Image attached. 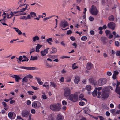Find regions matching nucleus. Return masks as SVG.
I'll list each match as a JSON object with an SVG mask.
<instances>
[{"label": "nucleus", "mask_w": 120, "mask_h": 120, "mask_svg": "<svg viewBox=\"0 0 120 120\" xmlns=\"http://www.w3.org/2000/svg\"><path fill=\"white\" fill-rule=\"evenodd\" d=\"M110 91V90L109 87H105L103 88L101 95V99L102 100H104L108 98Z\"/></svg>", "instance_id": "f257e3e1"}, {"label": "nucleus", "mask_w": 120, "mask_h": 120, "mask_svg": "<svg viewBox=\"0 0 120 120\" xmlns=\"http://www.w3.org/2000/svg\"><path fill=\"white\" fill-rule=\"evenodd\" d=\"M115 91L117 94L119 95V97L120 98V87H119V88H116Z\"/></svg>", "instance_id": "b1692460"}, {"label": "nucleus", "mask_w": 120, "mask_h": 120, "mask_svg": "<svg viewBox=\"0 0 120 120\" xmlns=\"http://www.w3.org/2000/svg\"><path fill=\"white\" fill-rule=\"evenodd\" d=\"M98 117L99 118L100 120H104V117L102 116H98Z\"/></svg>", "instance_id": "ea45409f"}, {"label": "nucleus", "mask_w": 120, "mask_h": 120, "mask_svg": "<svg viewBox=\"0 0 120 120\" xmlns=\"http://www.w3.org/2000/svg\"><path fill=\"white\" fill-rule=\"evenodd\" d=\"M108 18L109 20L110 21H112L114 20V17L113 16L111 15Z\"/></svg>", "instance_id": "2f4dec72"}, {"label": "nucleus", "mask_w": 120, "mask_h": 120, "mask_svg": "<svg viewBox=\"0 0 120 120\" xmlns=\"http://www.w3.org/2000/svg\"><path fill=\"white\" fill-rule=\"evenodd\" d=\"M64 78L63 77H61L60 80V81L62 82H64Z\"/></svg>", "instance_id": "13d9d810"}, {"label": "nucleus", "mask_w": 120, "mask_h": 120, "mask_svg": "<svg viewBox=\"0 0 120 120\" xmlns=\"http://www.w3.org/2000/svg\"><path fill=\"white\" fill-rule=\"evenodd\" d=\"M110 32L109 30H106L105 31V33L106 35L107 36L110 34Z\"/></svg>", "instance_id": "a19ab883"}, {"label": "nucleus", "mask_w": 120, "mask_h": 120, "mask_svg": "<svg viewBox=\"0 0 120 120\" xmlns=\"http://www.w3.org/2000/svg\"><path fill=\"white\" fill-rule=\"evenodd\" d=\"M2 104L4 107H6L7 106L6 103L4 102H2Z\"/></svg>", "instance_id": "774afa93"}, {"label": "nucleus", "mask_w": 120, "mask_h": 120, "mask_svg": "<svg viewBox=\"0 0 120 120\" xmlns=\"http://www.w3.org/2000/svg\"><path fill=\"white\" fill-rule=\"evenodd\" d=\"M38 58L36 56H31V59H30V60H36Z\"/></svg>", "instance_id": "473e14b6"}, {"label": "nucleus", "mask_w": 120, "mask_h": 120, "mask_svg": "<svg viewBox=\"0 0 120 120\" xmlns=\"http://www.w3.org/2000/svg\"><path fill=\"white\" fill-rule=\"evenodd\" d=\"M41 106V104L40 102L37 101H34L32 104V106L34 108H38Z\"/></svg>", "instance_id": "0eeeda50"}, {"label": "nucleus", "mask_w": 120, "mask_h": 120, "mask_svg": "<svg viewBox=\"0 0 120 120\" xmlns=\"http://www.w3.org/2000/svg\"><path fill=\"white\" fill-rule=\"evenodd\" d=\"M21 115L23 117L27 116L29 114V112L26 111H23L21 112Z\"/></svg>", "instance_id": "4468645a"}, {"label": "nucleus", "mask_w": 120, "mask_h": 120, "mask_svg": "<svg viewBox=\"0 0 120 120\" xmlns=\"http://www.w3.org/2000/svg\"><path fill=\"white\" fill-rule=\"evenodd\" d=\"M98 98H100L101 96V92L100 91H98Z\"/></svg>", "instance_id": "c03bdc74"}, {"label": "nucleus", "mask_w": 120, "mask_h": 120, "mask_svg": "<svg viewBox=\"0 0 120 120\" xmlns=\"http://www.w3.org/2000/svg\"><path fill=\"white\" fill-rule=\"evenodd\" d=\"M25 7L23 8L22 9H21L20 11V12H22L20 14V15H24L26 14V13L24 12V11H25L26 10H29L30 9V8H29L28 9H27L28 7L29 6L28 4H25V5L24 6L25 7Z\"/></svg>", "instance_id": "6e6552de"}, {"label": "nucleus", "mask_w": 120, "mask_h": 120, "mask_svg": "<svg viewBox=\"0 0 120 120\" xmlns=\"http://www.w3.org/2000/svg\"><path fill=\"white\" fill-rule=\"evenodd\" d=\"M85 103L84 102L81 101L79 103V104L80 105L83 106L84 104Z\"/></svg>", "instance_id": "4d7b16f0"}, {"label": "nucleus", "mask_w": 120, "mask_h": 120, "mask_svg": "<svg viewBox=\"0 0 120 120\" xmlns=\"http://www.w3.org/2000/svg\"><path fill=\"white\" fill-rule=\"evenodd\" d=\"M50 86L54 88H55L57 86L56 84L53 82H50Z\"/></svg>", "instance_id": "c756f323"}, {"label": "nucleus", "mask_w": 120, "mask_h": 120, "mask_svg": "<svg viewBox=\"0 0 120 120\" xmlns=\"http://www.w3.org/2000/svg\"><path fill=\"white\" fill-rule=\"evenodd\" d=\"M8 117L10 119L12 120L14 119L16 116L15 113L13 112H10L8 113Z\"/></svg>", "instance_id": "9d476101"}, {"label": "nucleus", "mask_w": 120, "mask_h": 120, "mask_svg": "<svg viewBox=\"0 0 120 120\" xmlns=\"http://www.w3.org/2000/svg\"><path fill=\"white\" fill-rule=\"evenodd\" d=\"M49 49V48H47L44 50L41 51V53L42 56H45L46 54L48 53V50Z\"/></svg>", "instance_id": "ddd939ff"}, {"label": "nucleus", "mask_w": 120, "mask_h": 120, "mask_svg": "<svg viewBox=\"0 0 120 120\" xmlns=\"http://www.w3.org/2000/svg\"><path fill=\"white\" fill-rule=\"evenodd\" d=\"M35 78L37 80L38 83L40 85H42L43 84V82L41 81L40 78L36 77Z\"/></svg>", "instance_id": "4be33fe9"}, {"label": "nucleus", "mask_w": 120, "mask_h": 120, "mask_svg": "<svg viewBox=\"0 0 120 120\" xmlns=\"http://www.w3.org/2000/svg\"><path fill=\"white\" fill-rule=\"evenodd\" d=\"M116 110L115 109H112L110 110V112L112 113V115L114 116L115 114Z\"/></svg>", "instance_id": "c9c22d12"}, {"label": "nucleus", "mask_w": 120, "mask_h": 120, "mask_svg": "<svg viewBox=\"0 0 120 120\" xmlns=\"http://www.w3.org/2000/svg\"><path fill=\"white\" fill-rule=\"evenodd\" d=\"M46 66L47 68H51L52 67L49 64L47 63L46 64Z\"/></svg>", "instance_id": "a18cd8bd"}, {"label": "nucleus", "mask_w": 120, "mask_h": 120, "mask_svg": "<svg viewBox=\"0 0 120 120\" xmlns=\"http://www.w3.org/2000/svg\"><path fill=\"white\" fill-rule=\"evenodd\" d=\"M8 15L7 17L8 18H10L13 16L14 15V14L13 12H11V13L9 14H7Z\"/></svg>", "instance_id": "c85d7f7f"}, {"label": "nucleus", "mask_w": 120, "mask_h": 120, "mask_svg": "<svg viewBox=\"0 0 120 120\" xmlns=\"http://www.w3.org/2000/svg\"><path fill=\"white\" fill-rule=\"evenodd\" d=\"M20 68L21 69H24L29 70H37V68L35 67H29L24 66H21Z\"/></svg>", "instance_id": "f8f14e48"}, {"label": "nucleus", "mask_w": 120, "mask_h": 120, "mask_svg": "<svg viewBox=\"0 0 120 120\" xmlns=\"http://www.w3.org/2000/svg\"><path fill=\"white\" fill-rule=\"evenodd\" d=\"M23 0H20L18 2V3L20 5V6H23L25 5L24 2L26 0L24 1V3H23Z\"/></svg>", "instance_id": "5701e85b"}, {"label": "nucleus", "mask_w": 120, "mask_h": 120, "mask_svg": "<svg viewBox=\"0 0 120 120\" xmlns=\"http://www.w3.org/2000/svg\"><path fill=\"white\" fill-rule=\"evenodd\" d=\"M87 111H88V109L87 108H85L84 110V113L87 114L88 113V112Z\"/></svg>", "instance_id": "680f3d73"}, {"label": "nucleus", "mask_w": 120, "mask_h": 120, "mask_svg": "<svg viewBox=\"0 0 120 120\" xmlns=\"http://www.w3.org/2000/svg\"><path fill=\"white\" fill-rule=\"evenodd\" d=\"M42 97L43 99H46L47 98V97L45 94H43L42 95Z\"/></svg>", "instance_id": "3c124183"}, {"label": "nucleus", "mask_w": 120, "mask_h": 120, "mask_svg": "<svg viewBox=\"0 0 120 120\" xmlns=\"http://www.w3.org/2000/svg\"><path fill=\"white\" fill-rule=\"evenodd\" d=\"M84 97L83 95V94H81L79 96V100H85L86 101H87L86 99L84 98H83Z\"/></svg>", "instance_id": "a878e982"}, {"label": "nucleus", "mask_w": 120, "mask_h": 120, "mask_svg": "<svg viewBox=\"0 0 120 120\" xmlns=\"http://www.w3.org/2000/svg\"><path fill=\"white\" fill-rule=\"evenodd\" d=\"M31 87L34 90H38L39 89L38 88L32 86H31Z\"/></svg>", "instance_id": "052dcab7"}, {"label": "nucleus", "mask_w": 120, "mask_h": 120, "mask_svg": "<svg viewBox=\"0 0 120 120\" xmlns=\"http://www.w3.org/2000/svg\"><path fill=\"white\" fill-rule=\"evenodd\" d=\"M47 42L48 43H49L50 45L51 44V42L52 41V38H49L47 40Z\"/></svg>", "instance_id": "72a5a7b5"}, {"label": "nucleus", "mask_w": 120, "mask_h": 120, "mask_svg": "<svg viewBox=\"0 0 120 120\" xmlns=\"http://www.w3.org/2000/svg\"><path fill=\"white\" fill-rule=\"evenodd\" d=\"M30 14L31 15V16L32 17H36V14L35 12H31L30 13Z\"/></svg>", "instance_id": "f704fd0d"}, {"label": "nucleus", "mask_w": 120, "mask_h": 120, "mask_svg": "<svg viewBox=\"0 0 120 120\" xmlns=\"http://www.w3.org/2000/svg\"><path fill=\"white\" fill-rule=\"evenodd\" d=\"M50 108L51 110L54 111H58L60 109V107L58 104H54L51 105Z\"/></svg>", "instance_id": "20e7f679"}, {"label": "nucleus", "mask_w": 120, "mask_h": 120, "mask_svg": "<svg viewBox=\"0 0 120 120\" xmlns=\"http://www.w3.org/2000/svg\"><path fill=\"white\" fill-rule=\"evenodd\" d=\"M57 120H63V116L60 114H59L56 117Z\"/></svg>", "instance_id": "6ab92c4d"}, {"label": "nucleus", "mask_w": 120, "mask_h": 120, "mask_svg": "<svg viewBox=\"0 0 120 120\" xmlns=\"http://www.w3.org/2000/svg\"><path fill=\"white\" fill-rule=\"evenodd\" d=\"M115 113V114L114 116L119 114L120 113V110H117L116 111Z\"/></svg>", "instance_id": "de8ad7c7"}, {"label": "nucleus", "mask_w": 120, "mask_h": 120, "mask_svg": "<svg viewBox=\"0 0 120 120\" xmlns=\"http://www.w3.org/2000/svg\"><path fill=\"white\" fill-rule=\"evenodd\" d=\"M52 51L50 52V53L51 54H53L57 52V50L56 48L53 47L52 48Z\"/></svg>", "instance_id": "412c9836"}, {"label": "nucleus", "mask_w": 120, "mask_h": 120, "mask_svg": "<svg viewBox=\"0 0 120 120\" xmlns=\"http://www.w3.org/2000/svg\"><path fill=\"white\" fill-rule=\"evenodd\" d=\"M42 46V45H40L39 44H38L36 47L35 51L36 52H39V49Z\"/></svg>", "instance_id": "f3484780"}, {"label": "nucleus", "mask_w": 120, "mask_h": 120, "mask_svg": "<svg viewBox=\"0 0 120 120\" xmlns=\"http://www.w3.org/2000/svg\"><path fill=\"white\" fill-rule=\"evenodd\" d=\"M26 77L27 78H28L30 79H31L33 78V76L30 74H29L26 76Z\"/></svg>", "instance_id": "864d4df0"}, {"label": "nucleus", "mask_w": 120, "mask_h": 120, "mask_svg": "<svg viewBox=\"0 0 120 120\" xmlns=\"http://www.w3.org/2000/svg\"><path fill=\"white\" fill-rule=\"evenodd\" d=\"M107 80L105 78H101L98 81V84L100 86H102L105 84L106 83Z\"/></svg>", "instance_id": "423d86ee"}, {"label": "nucleus", "mask_w": 120, "mask_h": 120, "mask_svg": "<svg viewBox=\"0 0 120 120\" xmlns=\"http://www.w3.org/2000/svg\"><path fill=\"white\" fill-rule=\"evenodd\" d=\"M71 90L68 87H66L64 89V96L68 98L70 95Z\"/></svg>", "instance_id": "39448f33"}, {"label": "nucleus", "mask_w": 120, "mask_h": 120, "mask_svg": "<svg viewBox=\"0 0 120 120\" xmlns=\"http://www.w3.org/2000/svg\"><path fill=\"white\" fill-rule=\"evenodd\" d=\"M108 27L112 30H114L115 27V24L113 22H110L108 24Z\"/></svg>", "instance_id": "9b49d317"}, {"label": "nucleus", "mask_w": 120, "mask_h": 120, "mask_svg": "<svg viewBox=\"0 0 120 120\" xmlns=\"http://www.w3.org/2000/svg\"><path fill=\"white\" fill-rule=\"evenodd\" d=\"M114 38H120V36L117 34L116 33L115 31H113L112 33Z\"/></svg>", "instance_id": "cd10ccee"}, {"label": "nucleus", "mask_w": 120, "mask_h": 120, "mask_svg": "<svg viewBox=\"0 0 120 120\" xmlns=\"http://www.w3.org/2000/svg\"><path fill=\"white\" fill-rule=\"evenodd\" d=\"M93 64L90 63H88L87 64L86 68L88 70H90L93 67Z\"/></svg>", "instance_id": "a211bd4d"}, {"label": "nucleus", "mask_w": 120, "mask_h": 120, "mask_svg": "<svg viewBox=\"0 0 120 120\" xmlns=\"http://www.w3.org/2000/svg\"><path fill=\"white\" fill-rule=\"evenodd\" d=\"M68 26V22L65 20L61 21L60 24V26L64 28Z\"/></svg>", "instance_id": "1a4fd4ad"}, {"label": "nucleus", "mask_w": 120, "mask_h": 120, "mask_svg": "<svg viewBox=\"0 0 120 120\" xmlns=\"http://www.w3.org/2000/svg\"><path fill=\"white\" fill-rule=\"evenodd\" d=\"M31 112L32 113L34 114L35 112V111L34 109H32L31 110Z\"/></svg>", "instance_id": "0e129e2a"}, {"label": "nucleus", "mask_w": 120, "mask_h": 120, "mask_svg": "<svg viewBox=\"0 0 120 120\" xmlns=\"http://www.w3.org/2000/svg\"><path fill=\"white\" fill-rule=\"evenodd\" d=\"M90 34L91 35H93L94 34V32L93 30H90Z\"/></svg>", "instance_id": "6e6d98bb"}, {"label": "nucleus", "mask_w": 120, "mask_h": 120, "mask_svg": "<svg viewBox=\"0 0 120 120\" xmlns=\"http://www.w3.org/2000/svg\"><path fill=\"white\" fill-rule=\"evenodd\" d=\"M90 12L92 15H96L98 14V11L97 9L96 6L93 5L90 8Z\"/></svg>", "instance_id": "7ed1b4c3"}, {"label": "nucleus", "mask_w": 120, "mask_h": 120, "mask_svg": "<svg viewBox=\"0 0 120 120\" xmlns=\"http://www.w3.org/2000/svg\"><path fill=\"white\" fill-rule=\"evenodd\" d=\"M15 78V81L17 82H18L19 79H21V78L20 77L16 75Z\"/></svg>", "instance_id": "7c9ffc66"}, {"label": "nucleus", "mask_w": 120, "mask_h": 120, "mask_svg": "<svg viewBox=\"0 0 120 120\" xmlns=\"http://www.w3.org/2000/svg\"><path fill=\"white\" fill-rule=\"evenodd\" d=\"M89 20L90 21H93L94 20V18L91 16L90 17H89Z\"/></svg>", "instance_id": "5fc2aeb1"}, {"label": "nucleus", "mask_w": 120, "mask_h": 120, "mask_svg": "<svg viewBox=\"0 0 120 120\" xmlns=\"http://www.w3.org/2000/svg\"><path fill=\"white\" fill-rule=\"evenodd\" d=\"M115 45L117 46L118 47L119 46V42L117 41H115Z\"/></svg>", "instance_id": "09e8293b"}, {"label": "nucleus", "mask_w": 120, "mask_h": 120, "mask_svg": "<svg viewBox=\"0 0 120 120\" xmlns=\"http://www.w3.org/2000/svg\"><path fill=\"white\" fill-rule=\"evenodd\" d=\"M58 56L57 55H53L52 56V59H55L57 58Z\"/></svg>", "instance_id": "e2e57ef3"}, {"label": "nucleus", "mask_w": 120, "mask_h": 120, "mask_svg": "<svg viewBox=\"0 0 120 120\" xmlns=\"http://www.w3.org/2000/svg\"><path fill=\"white\" fill-rule=\"evenodd\" d=\"M27 104L28 105H30L31 102L30 100H27Z\"/></svg>", "instance_id": "338daca9"}, {"label": "nucleus", "mask_w": 120, "mask_h": 120, "mask_svg": "<svg viewBox=\"0 0 120 120\" xmlns=\"http://www.w3.org/2000/svg\"><path fill=\"white\" fill-rule=\"evenodd\" d=\"M116 54L118 56H120V51H117L116 52Z\"/></svg>", "instance_id": "49530a36"}, {"label": "nucleus", "mask_w": 120, "mask_h": 120, "mask_svg": "<svg viewBox=\"0 0 120 120\" xmlns=\"http://www.w3.org/2000/svg\"><path fill=\"white\" fill-rule=\"evenodd\" d=\"M102 87H100L98 88H96L95 89H96V90L98 91H99L100 90H102Z\"/></svg>", "instance_id": "37998d69"}, {"label": "nucleus", "mask_w": 120, "mask_h": 120, "mask_svg": "<svg viewBox=\"0 0 120 120\" xmlns=\"http://www.w3.org/2000/svg\"><path fill=\"white\" fill-rule=\"evenodd\" d=\"M43 87H45L47 89H49V84L43 85Z\"/></svg>", "instance_id": "4c0bfd02"}, {"label": "nucleus", "mask_w": 120, "mask_h": 120, "mask_svg": "<svg viewBox=\"0 0 120 120\" xmlns=\"http://www.w3.org/2000/svg\"><path fill=\"white\" fill-rule=\"evenodd\" d=\"M62 104L64 105H65L67 104V102L65 100H63L62 102Z\"/></svg>", "instance_id": "58836bf2"}, {"label": "nucleus", "mask_w": 120, "mask_h": 120, "mask_svg": "<svg viewBox=\"0 0 120 120\" xmlns=\"http://www.w3.org/2000/svg\"><path fill=\"white\" fill-rule=\"evenodd\" d=\"M98 91L96 90V89H95L94 91L92 92V94L94 97L96 96L97 94Z\"/></svg>", "instance_id": "393cba45"}, {"label": "nucleus", "mask_w": 120, "mask_h": 120, "mask_svg": "<svg viewBox=\"0 0 120 120\" xmlns=\"http://www.w3.org/2000/svg\"><path fill=\"white\" fill-rule=\"evenodd\" d=\"M86 88L87 90L90 91L92 89V88L90 85H88L86 86Z\"/></svg>", "instance_id": "bb28decb"}, {"label": "nucleus", "mask_w": 120, "mask_h": 120, "mask_svg": "<svg viewBox=\"0 0 120 120\" xmlns=\"http://www.w3.org/2000/svg\"><path fill=\"white\" fill-rule=\"evenodd\" d=\"M39 39V38H33V40L34 42H36Z\"/></svg>", "instance_id": "79ce46f5"}, {"label": "nucleus", "mask_w": 120, "mask_h": 120, "mask_svg": "<svg viewBox=\"0 0 120 120\" xmlns=\"http://www.w3.org/2000/svg\"><path fill=\"white\" fill-rule=\"evenodd\" d=\"M28 79L26 77H25L22 79V85H24L28 82Z\"/></svg>", "instance_id": "dca6fc26"}, {"label": "nucleus", "mask_w": 120, "mask_h": 120, "mask_svg": "<svg viewBox=\"0 0 120 120\" xmlns=\"http://www.w3.org/2000/svg\"><path fill=\"white\" fill-rule=\"evenodd\" d=\"M76 63H74L72 65V68L73 69H75L78 68V67L75 66Z\"/></svg>", "instance_id": "e433bc0d"}, {"label": "nucleus", "mask_w": 120, "mask_h": 120, "mask_svg": "<svg viewBox=\"0 0 120 120\" xmlns=\"http://www.w3.org/2000/svg\"><path fill=\"white\" fill-rule=\"evenodd\" d=\"M13 28L18 33L19 35H20L22 34V33L18 28L15 27H13Z\"/></svg>", "instance_id": "aec40b11"}, {"label": "nucleus", "mask_w": 120, "mask_h": 120, "mask_svg": "<svg viewBox=\"0 0 120 120\" xmlns=\"http://www.w3.org/2000/svg\"><path fill=\"white\" fill-rule=\"evenodd\" d=\"M35 48H32L30 50V53L31 54L32 52H33L35 51Z\"/></svg>", "instance_id": "603ef678"}, {"label": "nucleus", "mask_w": 120, "mask_h": 120, "mask_svg": "<svg viewBox=\"0 0 120 120\" xmlns=\"http://www.w3.org/2000/svg\"><path fill=\"white\" fill-rule=\"evenodd\" d=\"M119 73V72L117 71H114V74L116 75H117Z\"/></svg>", "instance_id": "69168bd1"}, {"label": "nucleus", "mask_w": 120, "mask_h": 120, "mask_svg": "<svg viewBox=\"0 0 120 120\" xmlns=\"http://www.w3.org/2000/svg\"><path fill=\"white\" fill-rule=\"evenodd\" d=\"M27 93H28L30 95H33V93H34V92L31 91H27Z\"/></svg>", "instance_id": "8fccbe9b"}, {"label": "nucleus", "mask_w": 120, "mask_h": 120, "mask_svg": "<svg viewBox=\"0 0 120 120\" xmlns=\"http://www.w3.org/2000/svg\"><path fill=\"white\" fill-rule=\"evenodd\" d=\"M74 82L75 83L77 84L80 81V78L79 76H75L74 77Z\"/></svg>", "instance_id": "2eb2a0df"}, {"label": "nucleus", "mask_w": 120, "mask_h": 120, "mask_svg": "<svg viewBox=\"0 0 120 120\" xmlns=\"http://www.w3.org/2000/svg\"><path fill=\"white\" fill-rule=\"evenodd\" d=\"M68 99L72 101H76L78 99L77 93H76L74 94H71L68 97Z\"/></svg>", "instance_id": "f03ea898"}, {"label": "nucleus", "mask_w": 120, "mask_h": 120, "mask_svg": "<svg viewBox=\"0 0 120 120\" xmlns=\"http://www.w3.org/2000/svg\"><path fill=\"white\" fill-rule=\"evenodd\" d=\"M72 33V31L70 30H69L67 32V33L68 34H71Z\"/></svg>", "instance_id": "bf43d9fd"}]
</instances>
